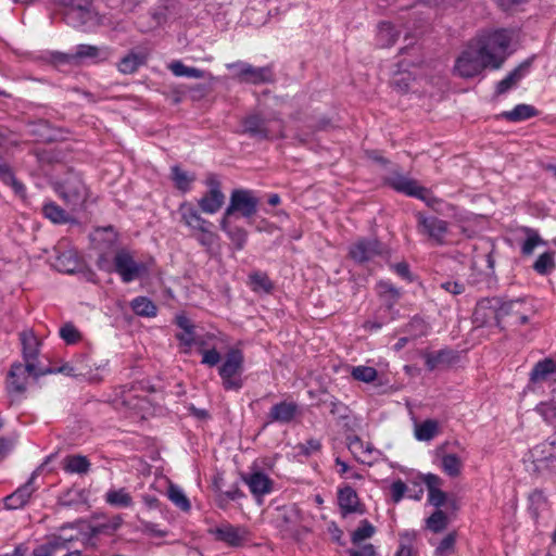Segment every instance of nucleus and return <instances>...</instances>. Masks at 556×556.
Returning a JSON list of instances; mask_svg holds the SVG:
<instances>
[{"label":"nucleus","mask_w":556,"mask_h":556,"mask_svg":"<svg viewBox=\"0 0 556 556\" xmlns=\"http://www.w3.org/2000/svg\"><path fill=\"white\" fill-rule=\"evenodd\" d=\"M55 192L65 202L72 212L83 208L88 189L79 175L71 173L62 182L55 186Z\"/></svg>","instance_id":"nucleus-6"},{"label":"nucleus","mask_w":556,"mask_h":556,"mask_svg":"<svg viewBox=\"0 0 556 556\" xmlns=\"http://www.w3.org/2000/svg\"><path fill=\"white\" fill-rule=\"evenodd\" d=\"M54 266L60 271L73 273L77 267V258L71 252H65L56 257Z\"/></svg>","instance_id":"nucleus-52"},{"label":"nucleus","mask_w":556,"mask_h":556,"mask_svg":"<svg viewBox=\"0 0 556 556\" xmlns=\"http://www.w3.org/2000/svg\"><path fill=\"white\" fill-rule=\"evenodd\" d=\"M258 199L252 190L235 189L230 194L229 205L224 214L232 216L238 212L244 218H251L256 213Z\"/></svg>","instance_id":"nucleus-10"},{"label":"nucleus","mask_w":556,"mask_h":556,"mask_svg":"<svg viewBox=\"0 0 556 556\" xmlns=\"http://www.w3.org/2000/svg\"><path fill=\"white\" fill-rule=\"evenodd\" d=\"M176 338L178 339L180 345L182 346V352L186 354H189L191 352V348L194 345V343H200V341L195 340L193 329L177 333Z\"/></svg>","instance_id":"nucleus-58"},{"label":"nucleus","mask_w":556,"mask_h":556,"mask_svg":"<svg viewBox=\"0 0 556 556\" xmlns=\"http://www.w3.org/2000/svg\"><path fill=\"white\" fill-rule=\"evenodd\" d=\"M71 539L62 536L50 540L47 544L40 545L34 549V556H59L64 552V556H78L76 553H70Z\"/></svg>","instance_id":"nucleus-25"},{"label":"nucleus","mask_w":556,"mask_h":556,"mask_svg":"<svg viewBox=\"0 0 556 556\" xmlns=\"http://www.w3.org/2000/svg\"><path fill=\"white\" fill-rule=\"evenodd\" d=\"M531 455L538 467L556 470V440L545 441L535 445Z\"/></svg>","instance_id":"nucleus-18"},{"label":"nucleus","mask_w":556,"mask_h":556,"mask_svg":"<svg viewBox=\"0 0 556 556\" xmlns=\"http://www.w3.org/2000/svg\"><path fill=\"white\" fill-rule=\"evenodd\" d=\"M207 532L216 541L223 542L231 547L242 546L249 536V531L245 527L233 526L229 522H224L215 528H210Z\"/></svg>","instance_id":"nucleus-13"},{"label":"nucleus","mask_w":556,"mask_h":556,"mask_svg":"<svg viewBox=\"0 0 556 556\" xmlns=\"http://www.w3.org/2000/svg\"><path fill=\"white\" fill-rule=\"evenodd\" d=\"M178 213L199 244L207 251L218 244L219 236L214 231L213 223L203 218L191 203L182 202L178 207Z\"/></svg>","instance_id":"nucleus-3"},{"label":"nucleus","mask_w":556,"mask_h":556,"mask_svg":"<svg viewBox=\"0 0 556 556\" xmlns=\"http://www.w3.org/2000/svg\"><path fill=\"white\" fill-rule=\"evenodd\" d=\"M90 466L88 458L83 455H68L62 462V468L67 473L85 475Z\"/></svg>","instance_id":"nucleus-31"},{"label":"nucleus","mask_w":556,"mask_h":556,"mask_svg":"<svg viewBox=\"0 0 556 556\" xmlns=\"http://www.w3.org/2000/svg\"><path fill=\"white\" fill-rule=\"evenodd\" d=\"M86 501L85 491L77 488H71L59 496V504L65 507L78 506L85 504Z\"/></svg>","instance_id":"nucleus-44"},{"label":"nucleus","mask_w":556,"mask_h":556,"mask_svg":"<svg viewBox=\"0 0 556 556\" xmlns=\"http://www.w3.org/2000/svg\"><path fill=\"white\" fill-rule=\"evenodd\" d=\"M447 522L448 519L446 514L438 509L427 519V528L439 533L447 527Z\"/></svg>","instance_id":"nucleus-51"},{"label":"nucleus","mask_w":556,"mask_h":556,"mask_svg":"<svg viewBox=\"0 0 556 556\" xmlns=\"http://www.w3.org/2000/svg\"><path fill=\"white\" fill-rule=\"evenodd\" d=\"M378 291L381 295H388L392 301L397 300L400 295L399 290L387 281H381L378 283Z\"/></svg>","instance_id":"nucleus-63"},{"label":"nucleus","mask_w":556,"mask_h":556,"mask_svg":"<svg viewBox=\"0 0 556 556\" xmlns=\"http://www.w3.org/2000/svg\"><path fill=\"white\" fill-rule=\"evenodd\" d=\"M400 31L389 22H381L378 25L377 43L381 48H388L395 43Z\"/></svg>","instance_id":"nucleus-32"},{"label":"nucleus","mask_w":556,"mask_h":556,"mask_svg":"<svg viewBox=\"0 0 556 556\" xmlns=\"http://www.w3.org/2000/svg\"><path fill=\"white\" fill-rule=\"evenodd\" d=\"M338 504L343 516L363 513L356 491L348 484L338 489Z\"/></svg>","instance_id":"nucleus-21"},{"label":"nucleus","mask_w":556,"mask_h":556,"mask_svg":"<svg viewBox=\"0 0 556 556\" xmlns=\"http://www.w3.org/2000/svg\"><path fill=\"white\" fill-rule=\"evenodd\" d=\"M511 35L506 29L488 30L472 39L455 62V72L465 78L486 68L497 70L506 59Z\"/></svg>","instance_id":"nucleus-1"},{"label":"nucleus","mask_w":556,"mask_h":556,"mask_svg":"<svg viewBox=\"0 0 556 556\" xmlns=\"http://www.w3.org/2000/svg\"><path fill=\"white\" fill-rule=\"evenodd\" d=\"M74 361L76 367L84 368L81 370V374H78L79 378H84L90 381L100 380V371H102L108 365L106 362H101L99 364L93 362V359L87 354L76 355L74 356Z\"/></svg>","instance_id":"nucleus-24"},{"label":"nucleus","mask_w":556,"mask_h":556,"mask_svg":"<svg viewBox=\"0 0 556 556\" xmlns=\"http://www.w3.org/2000/svg\"><path fill=\"white\" fill-rule=\"evenodd\" d=\"M24 364H31L34 367H42L39 361L40 341L31 330H24L20 333Z\"/></svg>","instance_id":"nucleus-17"},{"label":"nucleus","mask_w":556,"mask_h":556,"mask_svg":"<svg viewBox=\"0 0 556 556\" xmlns=\"http://www.w3.org/2000/svg\"><path fill=\"white\" fill-rule=\"evenodd\" d=\"M393 85L397 88L399 91L405 92L409 90L410 86V75L405 73H400L393 79Z\"/></svg>","instance_id":"nucleus-64"},{"label":"nucleus","mask_w":556,"mask_h":556,"mask_svg":"<svg viewBox=\"0 0 556 556\" xmlns=\"http://www.w3.org/2000/svg\"><path fill=\"white\" fill-rule=\"evenodd\" d=\"M64 7L65 22L84 31H90L102 23V17L94 11L91 0H61Z\"/></svg>","instance_id":"nucleus-4"},{"label":"nucleus","mask_w":556,"mask_h":556,"mask_svg":"<svg viewBox=\"0 0 556 556\" xmlns=\"http://www.w3.org/2000/svg\"><path fill=\"white\" fill-rule=\"evenodd\" d=\"M388 184L396 191L408 197L417 198L424 201L429 207L438 211L437 205L442 202L433 197L428 189L419 186L416 180L401 174H393L388 178Z\"/></svg>","instance_id":"nucleus-7"},{"label":"nucleus","mask_w":556,"mask_h":556,"mask_svg":"<svg viewBox=\"0 0 556 556\" xmlns=\"http://www.w3.org/2000/svg\"><path fill=\"white\" fill-rule=\"evenodd\" d=\"M244 131L254 137L267 138L269 136L265 121L257 114L248 116L243 121Z\"/></svg>","instance_id":"nucleus-38"},{"label":"nucleus","mask_w":556,"mask_h":556,"mask_svg":"<svg viewBox=\"0 0 556 556\" xmlns=\"http://www.w3.org/2000/svg\"><path fill=\"white\" fill-rule=\"evenodd\" d=\"M205 185L208 190L198 201V205L203 213L212 215L222 208L225 202V194L223 193L220 182L215 175H210L205 180Z\"/></svg>","instance_id":"nucleus-14"},{"label":"nucleus","mask_w":556,"mask_h":556,"mask_svg":"<svg viewBox=\"0 0 556 556\" xmlns=\"http://www.w3.org/2000/svg\"><path fill=\"white\" fill-rule=\"evenodd\" d=\"M91 240L94 248L99 251V256L102 254L108 255L109 252L116 248L118 235L113 227H103L93 231Z\"/></svg>","instance_id":"nucleus-20"},{"label":"nucleus","mask_w":556,"mask_h":556,"mask_svg":"<svg viewBox=\"0 0 556 556\" xmlns=\"http://www.w3.org/2000/svg\"><path fill=\"white\" fill-rule=\"evenodd\" d=\"M243 481L256 498L269 494L273 490V480L262 471H254L243 476Z\"/></svg>","instance_id":"nucleus-23"},{"label":"nucleus","mask_w":556,"mask_h":556,"mask_svg":"<svg viewBox=\"0 0 556 556\" xmlns=\"http://www.w3.org/2000/svg\"><path fill=\"white\" fill-rule=\"evenodd\" d=\"M540 243H542V240H541L540 236L538 235V232H535L534 230L528 229L527 230V238H526V240L523 241V243L521 245V252L525 255H530V254H532L534 249Z\"/></svg>","instance_id":"nucleus-57"},{"label":"nucleus","mask_w":556,"mask_h":556,"mask_svg":"<svg viewBox=\"0 0 556 556\" xmlns=\"http://www.w3.org/2000/svg\"><path fill=\"white\" fill-rule=\"evenodd\" d=\"M42 214L53 224H66L72 220L70 213L52 201L43 204Z\"/></svg>","instance_id":"nucleus-34"},{"label":"nucleus","mask_w":556,"mask_h":556,"mask_svg":"<svg viewBox=\"0 0 556 556\" xmlns=\"http://www.w3.org/2000/svg\"><path fill=\"white\" fill-rule=\"evenodd\" d=\"M271 79V72L267 67L245 66L243 81L249 84H263Z\"/></svg>","instance_id":"nucleus-39"},{"label":"nucleus","mask_w":556,"mask_h":556,"mask_svg":"<svg viewBox=\"0 0 556 556\" xmlns=\"http://www.w3.org/2000/svg\"><path fill=\"white\" fill-rule=\"evenodd\" d=\"M528 511L535 522L549 515V502L542 490L535 489L528 496Z\"/></svg>","instance_id":"nucleus-22"},{"label":"nucleus","mask_w":556,"mask_h":556,"mask_svg":"<svg viewBox=\"0 0 556 556\" xmlns=\"http://www.w3.org/2000/svg\"><path fill=\"white\" fill-rule=\"evenodd\" d=\"M101 55V51L98 47L96 46H90V45H78L76 47V50H75V53H74V58L76 59H91V60H96V59H99Z\"/></svg>","instance_id":"nucleus-56"},{"label":"nucleus","mask_w":556,"mask_h":556,"mask_svg":"<svg viewBox=\"0 0 556 556\" xmlns=\"http://www.w3.org/2000/svg\"><path fill=\"white\" fill-rule=\"evenodd\" d=\"M83 369L84 368H81V367H76L74 357L70 362H66L65 364H63L62 366H60L58 368L45 367V370H49V371H47V375L48 374H63L65 376L76 377V378H79L78 374H81Z\"/></svg>","instance_id":"nucleus-55"},{"label":"nucleus","mask_w":556,"mask_h":556,"mask_svg":"<svg viewBox=\"0 0 556 556\" xmlns=\"http://www.w3.org/2000/svg\"><path fill=\"white\" fill-rule=\"evenodd\" d=\"M420 232L427 235L438 244H442L448 232L447 222L435 216H425L421 213L416 215Z\"/></svg>","instance_id":"nucleus-15"},{"label":"nucleus","mask_w":556,"mask_h":556,"mask_svg":"<svg viewBox=\"0 0 556 556\" xmlns=\"http://www.w3.org/2000/svg\"><path fill=\"white\" fill-rule=\"evenodd\" d=\"M249 283L254 292L270 293L274 288L268 276L262 271H254L250 274Z\"/></svg>","instance_id":"nucleus-45"},{"label":"nucleus","mask_w":556,"mask_h":556,"mask_svg":"<svg viewBox=\"0 0 556 556\" xmlns=\"http://www.w3.org/2000/svg\"><path fill=\"white\" fill-rule=\"evenodd\" d=\"M147 61L142 52H129L118 63V71L123 74H132Z\"/></svg>","instance_id":"nucleus-33"},{"label":"nucleus","mask_w":556,"mask_h":556,"mask_svg":"<svg viewBox=\"0 0 556 556\" xmlns=\"http://www.w3.org/2000/svg\"><path fill=\"white\" fill-rule=\"evenodd\" d=\"M554 374H556V363L552 358L546 357L533 366L529 381L531 384H536L546 381Z\"/></svg>","instance_id":"nucleus-28"},{"label":"nucleus","mask_w":556,"mask_h":556,"mask_svg":"<svg viewBox=\"0 0 556 556\" xmlns=\"http://www.w3.org/2000/svg\"><path fill=\"white\" fill-rule=\"evenodd\" d=\"M0 179L13 188L14 192L20 195H24L25 187L23 184L16 180L9 165L0 159Z\"/></svg>","instance_id":"nucleus-47"},{"label":"nucleus","mask_w":556,"mask_h":556,"mask_svg":"<svg viewBox=\"0 0 556 556\" xmlns=\"http://www.w3.org/2000/svg\"><path fill=\"white\" fill-rule=\"evenodd\" d=\"M200 353L202 355L201 363L208 367L218 365L222 359L220 353L215 348L201 349Z\"/></svg>","instance_id":"nucleus-59"},{"label":"nucleus","mask_w":556,"mask_h":556,"mask_svg":"<svg viewBox=\"0 0 556 556\" xmlns=\"http://www.w3.org/2000/svg\"><path fill=\"white\" fill-rule=\"evenodd\" d=\"M231 217L224 214L220 220V229L226 232L237 250H242L248 239V232L242 227L233 225Z\"/></svg>","instance_id":"nucleus-27"},{"label":"nucleus","mask_w":556,"mask_h":556,"mask_svg":"<svg viewBox=\"0 0 556 556\" xmlns=\"http://www.w3.org/2000/svg\"><path fill=\"white\" fill-rule=\"evenodd\" d=\"M244 355L238 348L227 351L225 358L218 367L222 386L226 391H239L243 388Z\"/></svg>","instance_id":"nucleus-5"},{"label":"nucleus","mask_w":556,"mask_h":556,"mask_svg":"<svg viewBox=\"0 0 556 556\" xmlns=\"http://www.w3.org/2000/svg\"><path fill=\"white\" fill-rule=\"evenodd\" d=\"M242 497H244V493L237 485H235L231 489L223 492L219 495L218 506L220 508H225L226 507V500H228V501H237V500H240Z\"/></svg>","instance_id":"nucleus-61"},{"label":"nucleus","mask_w":556,"mask_h":556,"mask_svg":"<svg viewBox=\"0 0 556 556\" xmlns=\"http://www.w3.org/2000/svg\"><path fill=\"white\" fill-rule=\"evenodd\" d=\"M105 502L113 507L130 508L134 505V500L130 493L125 488L110 489L105 493Z\"/></svg>","instance_id":"nucleus-30"},{"label":"nucleus","mask_w":556,"mask_h":556,"mask_svg":"<svg viewBox=\"0 0 556 556\" xmlns=\"http://www.w3.org/2000/svg\"><path fill=\"white\" fill-rule=\"evenodd\" d=\"M298 410V405L294 402L283 401L270 408L268 418L273 422L288 424L294 419Z\"/></svg>","instance_id":"nucleus-26"},{"label":"nucleus","mask_w":556,"mask_h":556,"mask_svg":"<svg viewBox=\"0 0 556 556\" xmlns=\"http://www.w3.org/2000/svg\"><path fill=\"white\" fill-rule=\"evenodd\" d=\"M59 336L68 345L77 344L83 340L81 332L71 321H67L60 327Z\"/></svg>","instance_id":"nucleus-48"},{"label":"nucleus","mask_w":556,"mask_h":556,"mask_svg":"<svg viewBox=\"0 0 556 556\" xmlns=\"http://www.w3.org/2000/svg\"><path fill=\"white\" fill-rule=\"evenodd\" d=\"M170 177L175 187L182 191L188 192L194 181V176L182 170L179 166L175 165L170 168Z\"/></svg>","instance_id":"nucleus-43"},{"label":"nucleus","mask_w":556,"mask_h":556,"mask_svg":"<svg viewBox=\"0 0 556 556\" xmlns=\"http://www.w3.org/2000/svg\"><path fill=\"white\" fill-rule=\"evenodd\" d=\"M167 497L181 511L188 513L191 509V503L180 486L170 483Z\"/></svg>","instance_id":"nucleus-41"},{"label":"nucleus","mask_w":556,"mask_h":556,"mask_svg":"<svg viewBox=\"0 0 556 556\" xmlns=\"http://www.w3.org/2000/svg\"><path fill=\"white\" fill-rule=\"evenodd\" d=\"M456 533H447L435 546L433 556H452L455 553Z\"/></svg>","instance_id":"nucleus-49"},{"label":"nucleus","mask_w":556,"mask_h":556,"mask_svg":"<svg viewBox=\"0 0 556 556\" xmlns=\"http://www.w3.org/2000/svg\"><path fill=\"white\" fill-rule=\"evenodd\" d=\"M130 307L136 315L141 317H154L156 316V305L147 296H137L130 302Z\"/></svg>","instance_id":"nucleus-36"},{"label":"nucleus","mask_w":556,"mask_h":556,"mask_svg":"<svg viewBox=\"0 0 556 556\" xmlns=\"http://www.w3.org/2000/svg\"><path fill=\"white\" fill-rule=\"evenodd\" d=\"M535 412L539 413L548 424H556V400L541 402L536 405Z\"/></svg>","instance_id":"nucleus-54"},{"label":"nucleus","mask_w":556,"mask_h":556,"mask_svg":"<svg viewBox=\"0 0 556 556\" xmlns=\"http://www.w3.org/2000/svg\"><path fill=\"white\" fill-rule=\"evenodd\" d=\"M168 68L177 77H188V78L200 79V78H206V77L211 76L208 73H206L205 71H202L200 68L186 66L181 61H173L168 65Z\"/></svg>","instance_id":"nucleus-35"},{"label":"nucleus","mask_w":556,"mask_h":556,"mask_svg":"<svg viewBox=\"0 0 556 556\" xmlns=\"http://www.w3.org/2000/svg\"><path fill=\"white\" fill-rule=\"evenodd\" d=\"M97 265L103 271L117 274L124 283L132 282L149 273L148 264L136 261L132 253L125 248L117 249L113 258L104 254L98 256Z\"/></svg>","instance_id":"nucleus-2"},{"label":"nucleus","mask_w":556,"mask_h":556,"mask_svg":"<svg viewBox=\"0 0 556 556\" xmlns=\"http://www.w3.org/2000/svg\"><path fill=\"white\" fill-rule=\"evenodd\" d=\"M140 531L155 538H164L167 535V531L160 529L159 525L146 520H140Z\"/></svg>","instance_id":"nucleus-60"},{"label":"nucleus","mask_w":556,"mask_h":556,"mask_svg":"<svg viewBox=\"0 0 556 556\" xmlns=\"http://www.w3.org/2000/svg\"><path fill=\"white\" fill-rule=\"evenodd\" d=\"M463 465L462 458L453 453L444 454L441 458V468L451 478L458 477L462 473Z\"/></svg>","instance_id":"nucleus-40"},{"label":"nucleus","mask_w":556,"mask_h":556,"mask_svg":"<svg viewBox=\"0 0 556 556\" xmlns=\"http://www.w3.org/2000/svg\"><path fill=\"white\" fill-rule=\"evenodd\" d=\"M439 433V422L434 419H426L415 426V438L418 441H431Z\"/></svg>","instance_id":"nucleus-37"},{"label":"nucleus","mask_w":556,"mask_h":556,"mask_svg":"<svg viewBox=\"0 0 556 556\" xmlns=\"http://www.w3.org/2000/svg\"><path fill=\"white\" fill-rule=\"evenodd\" d=\"M527 71L526 66H518L514 71H511L505 78L500 80L496 85V93L503 94L510 90L519 80L522 79L525 73Z\"/></svg>","instance_id":"nucleus-42"},{"label":"nucleus","mask_w":556,"mask_h":556,"mask_svg":"<svg viewBox=\"0 0 556 556\" xmlns=\"http://www.w3.org/2000/svg\"><path fill=\"white\" fill-rule=\"evenodd\" d=\"M37 472H33L28 480L4 498V506L8 509H20L28 504L33 494L38 490L36 485Z\"/></svg>","instance_id":"nucleus-16"},{"label":"nucleus","mask_w":556,"mask_h":556,"mask_svg":"<svg viewBox=\"0 0 556 556\" xmlns=\"http://www.w3.org/2000/svg\"><path fill=\"white\" fill-rule=\"evenodd\" d=\"M554 266L553 253L545 252L534 262L533 269L540 275H546L553 270Z\"/></svg>","instance_id":"nucleus-53"},{"label":"nucleus","mask_w":556,"mask_h":556,"mask_svg":"<svg viewBox=\"0 0 556 556\" xmlns=\"http://www.w3.org/2000/svg\"><path fill=\"white\" fill-rule=\"evenodd\" d=\"M376 533V528L367 519L361 520L357 528L351 534V541L354 545L370 539Z\"/></svg>","instance_id":"nucleus-46"},{"label":"nucleus","mask_w":556,"mask_h":556,"mask_svg":"<svg viewBox=\"0 0 556 556\" xmlns=\"http://www.w3.org/2000/svg\"><path fill=\"white\" fill-rule=\"evenodd\" d=\"M348 447L355 458L363 464L371 465L380 456V452L371 443L362 441L357 435L348 438Z\"/></svg>","instance_id":"nucleus-19"},{"label":"nucleus","mask_w":556,"mask_h":556,"mask_svg":"<svg viewBox=\"0 0 556 556\" xmlns=\"http://www.w3.org/2000/svg\"><path fill=\"white\" fill-rule=\"evenodd\" d=\"M407 490L406 484L402 480L394 481L390 486L391 497L397 503L400 502Z\"/></svg>","instance_id":"nucleus-62"},{"label":"nucleus","mask_w":556,"mask_h":556,"mask_svg":"<svg viewBox=\"0 0 556 556\" xmlns=\"http://www.w3.org/2000/svg\"><path fill=\"white\" fill-rule=\"evenodd\" d=\"M501 299L486 298L480 300L475 308L472 319L477 327L502 325V317L500 315Z\"/></svg>","instance_id":"nucleus-12"},{"label":"nucleus","mask_w":556,"mask_h":556,"mask_svg":"<svg viewBox=\"0 0 556 556\" xmlns=\"http://www.w3.org/2000/svg\"><path fill=\"white\" fill-rule=\"evenodd\" d=\"M384 245L377 238H361L349 248L350 257L357 264L374 261L384 253Z\"/></svg>","instance_id":"nucleus-11"},{"label":"nucleus","mask_w":556,"mask_h":556,"mask_svg":"<svg viewBox=\"0 0 556 556\" xmlns=\"http://www.w3.org/2000/svg\"><path fill=\"white\" fill-rule=\"evenodd\" d=\"M539 115V111L530 104H517L513 110L502 113V117L508 122L518 123Z\"/></svg>","instance_id":"nucleus-29"},{"label":"nucleus","mask_w":556,"mask_h":556,"mask_svg":"<svg viewBox=\"0 0 556 556\" xmlns=\"http://www.w3.org/2000/svg\"><path fill=\"white\" fill-rule=\"evenodd\" d=\"M351 376L357 381L370 383L377 379L378 371L374 367L359 365L352 367Z\"/></svg>","instance_id":"nucleus-50"},{"label":"nucleus","mask_w":556,"mask_h":556,"mask_svg":"<svg viewBox=\"0 0 556 556\" xmlns=\"http://www.w3.org/2000/svg\"><path fill=\"white\" fill-rule=\"evenodd\" d=\"M45 367H34L31 364L17 363L12 365L8 376V391L21 394L26 391L29 378L38 379L47 375Z\"/></svg>","instance_id":"nucleus-8"},{"label":"nucleus","mask_w":556,"mask_h":556,"mask_svg":"<svg viewBox=\"0 0 556 556\" xmlns=\"http://www.w3.org/2000/svg\"><path fill=\"white\" fill-rule=\"evenodd\" d=\"M533 313L534 311L531 303L523 299L509 301H503L501 299L500 315L502 317V324L507 323L515 326L527 324Z\"/></svg>","instance_id":"nucleus-9"}]
</instances>
